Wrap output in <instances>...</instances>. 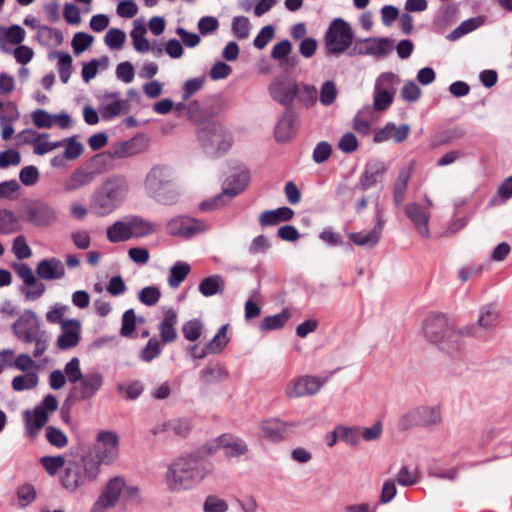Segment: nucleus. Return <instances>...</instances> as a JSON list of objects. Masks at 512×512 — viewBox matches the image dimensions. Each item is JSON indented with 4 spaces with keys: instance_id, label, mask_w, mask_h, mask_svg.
<instances>
[{
    "instance_id": "obj_8",
    "label": "nucleus",
    "mask_w": 512,
    "mask_h": 512,
    "mask_svg": "<svg viewBox=\"0 0 512 512\" xmlns=\"http://www.w3.org/2000/svg\"><path fill=\"white\" fill-rule=\"evenodd\" d=\"M442 421V409L440 406H417L404 413L398 422L401 430H409L413 427H430L440 424Z\"/></svg>"
},
{
    "instance_id": "obj_32",
    "label": "nucleus",
    "mask_w": 512,
    "mask_h": 512,
    "mask_svg": "<svg viewBox=\"0 0 512 512\" xmlns=\"http://www.w3.org/2000/svg\"><path fill=\"white\" fill-rule=\"evenodd\" d=\"M96 173L87 167H78L64 181L63 188L65 191H75L89 185L95 179Z\"/></svg>"
},
{
    "instance_id": "obj_41",
    "label": "nucleus",
    "mask_w": 512,
    "mask_h": 512,
    "mask_svg": "<svg viewBox=\"0 0 512 512\" xmlns=\"http://www.w3.org/2000/svg\"><path fill=\"white\" fill-rule=\"evenodd\" d=\"M228 376L227 369L221 364L207 366L200 372V380L205 384L224 381Z\"/></svg>"
},
{
    "instance_id": "obj_21",
    "label": "nucleus",
    "mask_w": 512,
    "mask_h": 512,
    "mask_svg": "<svg viewBox=\"0 0 512 512\" xmlns=\"http://www.w3.org/2000/svg\"><path fill=\"white\" fill-rule=\"evenodd\" d=\"M298 117L293 108H286L276 124L274 135L277 142L290 141L298 131Z\"/></svg>"
},
{
    "instance_id": "obj_63",
    "label": "nucleus",
    "mask_w": 512,
    "mask_h": 512,
    "mask_svg": "<svg viewBox=\"0 0 512 512\" xmlns=\"http://www.w3.org/2000/svg\"><path fill=\"white\" fill-rule=\"evenodd\" d=\"M228 508L227 502L215 495L207 496L203 503L204 512H227Z\"/></svg>"
},
{
    "instance_id": "obj_16",
    "label": "nucleus",
    "mask_w": 512,
    "mask_h": 512,
    "mask_svg": "<svg viewBox=\"0 0 512 512\" xmlns=\"http://www.w3.org/2000/svg\"><path fill=\"white\" fill-rule=\"evenodd\" d=\"M392 50L393 41L391 39L373 37L358 40L353 48V54L382 58Z\"/></svg>"
},
{
    "instance_id": "obj_50",
    "label": "nucleus",
    "mask_w": 512,
    "mask_h": 512,
    "mask_svg": "<svg viewBox=\"0 0 512 512\" xmlns=\"http://www.w3.org/2000/svg\"><path fill=\"white\" fill-rule=\"evenodd\" d=\"M38 376L34 372H29L24 375H18L12 380V388L15 391H23L33 389L38 384Z\"/></svg>"
},
{
    "instance_id": "obj_14",
    "label": "nucleus",
    "mask_w": 512,
    "mask_h": 512,
    "mask_svg": "<svg viewBox=\"0 0 512 512\" xmlns=\"http://www.w3.org/2000/svg\"><path fill=\"white\" fill-rule=\"evenodd\" d=\"M104 384V377L98 371L84 374L70 390L69 396L75 401H87L96 396Z\"/></svg>"
},
{
    "instance_id": "obj_9",
    "label": "nucleus",
    "mask_w": 512,
    "mask_h": 512,
    "mask_svg": "<svg viewBox=\"0 0 512 512\" xmlns=\"http://www.w3.org/2000/svg\"><path fill=\"white\" fill-rule=\"evenodd\" d=\"M15 274L22 280L21 293L28 301H35L43 296L46 286L34 274L32 268L24 262H14L11 265Z\"/></svg>"
},
{
    "instance_id": "obj_31",
    "label": "nucleus",
    "mask_w": 512,
    "mask_h": 512,
    "mask_svg": "<svg viewBox=\"0 0 512 512\" xmlns=\"http://www.w3.org/2000/svg\"><path fill=\"white\" fill-rule=\"evenodd\" d=\"M178 323V314L173 308L164 310V317L159 323L158 330L162 342L172 343L177 339L176 325Z\"/></svg>"
},
{
    "instance_id": "obj_17",
    "label": "nucleus",
    "mask_w": 512,
    "mask_h": 512,
    "mask_svg": "<svg viewBox=\"0 0 512 512\" xmlns=\"http://www.w3.org/2000/svg\"><path fill=\"white\" fill-rule=\"evenodd\" d=\"M325 381V379L322 380L321 378L314 376H301L287 384L285 393L290 398L314 395L321 389Z\"/></svg>"
},
{
    "instance_id": "obj_38",
    "label": "nucleus",
    "mask_w": 512,
    "mask_h": 512,
    "mask_svg": "<svg viewBox=\"0 0 512 512\" xmlns=\"http://www.w3.org/2000/svg\"><path fill=\"white\" fill-rule=\"evenodd\" d=\"M127 218L131 238L145 237L154 233L156 230L154 223L147 221L140 216L134 215Z\"/></svg>"
},
{
    "instance_id": "obj_46",
    "label": "nucleus",
    "mask_w": 512,
    "mask_h": 512,
    "mask_svg": "<svg viewBox=\"0 0 512 512\" xmlns=\"http://www.w3.org/2000/svg\"><path fill=\"white\" fill-rule=\"evenodd\" d=\"M400 83V78L393 72H385L379 75L375 82V90L385 91L395 96L396 86Z\"/></svg>"
},
{
    "instance_id": "obj_64",
    "label": "nucleus",
    "mask_w": 512,
    "mask_h": 512,
    "mask_svg": "<svg viewBox=\"0 0 512 512\" xmlns=\"http://www.w3.org/2000/svg\"><path fill=\"white\" fill-rule=\"evenodd\" d=\"M70 239L74 246L80 250H86L91 245V235L89 231L84 229H78L71 232Z\"/></svg>"
},
{
    "instance_id": "obj_28",
    "label": "nucleus",
    "mask_w": 512,
    "mask_h": 512,
    "mask_svg": "<svg viewBox=\"0 0 512 512\" xmlns=\"http://www.w3.org/2000/svg\"><path fill=\"white\" fill-rule=\"evenodd\" d=\"M25 30L19 25L10 27L0 26V47L6 53H11L12 48L21 44L25 39Z\"/></svg>"
},
{
    "instance_id": "obj_58",
    "label": "nucleus",
    "mask_w": 512,
    "mask_h": 512,
    "mask_svg": "<svg viewBox=\"0 0 512 512\" xmlns=\"http://www.w3.org/2000/svg\"><path fill=\"white\" fill-rule=\"evenodd\" d=\"M182 333L185 339L194 342L201 337L202 323L198 319L187 321L182 326Z\"/></svg>"
},
{
    "instance_id": "obj_47",
    "label": "nucleus",
    "mask_w": 512,
    "mask_h": 512,
    "mask_svg": "<svg viewBox=\"0 0 512 512\" xmlns=\"http://www.w3.org/2000/svg\"><path fill=\"white\" fill-rule=\"evenodd\" d=\"M317 95L318 92L315 86L309 84H298L296 99L304 107L310 108L314 106L317 101Z\"/></svg>"
},
{
    "instance_id": "obj_27",
    "label": "nucleus",
    "mask_w": 512,
    "mask_h": 512,
    "mask_svg": "<svg viewBox=\"0 0 512 512\" xmlns=\"http://www.w3.org/2000/svg\"><path fill=\"white\" fill-rule=\"evenodd\" d=\"M295 426L293 422H284L279 419L265 420L260 425L261 435L272 442H280Z\"/></svg>"
},
{
    "instance_id": "obj_57",
    "label": "nucleus",
    "mask_w": 512,
    "mask_h": 512,
    "mask_svg": "<svg viewBox=\"0 0 512 512\" xmlns=\"http://www.w3.org/2000/svg\"><path fill=\"white\" fill-rule=\"evenodd\" d=\"M12 252L19 261L32 256V250L23 235H19L13 240Z\"/></svg>"
},
{
    "instance_id": "obj_36",
    "label": "nucleus",
    "mask_w": 512,
    "mask_h": 512,
    "mask_svg": "<svg viewBox=\"0 0 512 512\" xmlns=\"http://www.w3.org/2000/svg\"><path fill=\"white\" fill-rule=\"evenodd\" d=\"M294 216V211L289 207H280L275 210L264 211L259 216V223L262 227L275 226L280 222H287Z\"/></svg>"
},
{
    "instance_id": "obj_59",
    "label": "nucleus",
    "mask_w": 512,
    "mask_h": 512,
    "mask_svg": "<svg viewBox=\"0 0 512 512\" xmlns=\"http://www.w3.org/2000/svg\"><path fill=\"white\" fill-rule=\"evenodd\" d=\"M40 462L45 468L46 472L54 476L61 468L65 466L64 457L57 456H43L40 458Z\"/></svg>"
},
{
    "instance_id": "obj_20",
    "label": "nucleus",
    "mask_w": 512,
    "mask_h": 512,
    "mask_svg": "<svg viewBox=\"0 0 512 512\" xmlns=\"http://www.w3.org/2000/svg\"><path fill=\"white\" fill-rule=\"evenodd\" d=\"M500 321V312L494 305H485L481 308L476 325L467 326L463 329V335L479 336L481 329L491 330Z\"/></svg>"
},
{
    "instance_id": "obj_2",
    "label": "nucleus",
    "mask_w": 512,
    "mask_h": 512,
    "mask_svg": "<svg viewBox=\"0 0 512 512\" xmlns=\"http://www.w3.org/2000/svg\"><path fill=\"white\" fill-rule=\"evenodd\" d=\"M172 167L154 165L144 179V188L149 197L164 205L174 204L179 197Z\"/></svg>"
},
{
    "instance_id": "obj_19",
    "label": "nucleus",
    "mask_w": 512,
    "mask_h": 512,
    "mask_svg": "<svg viewBox=\"0 0 512 512\" xmlns=\"http://www.w3.org/2000/svg\"><path fill=\"white\" fill-rule=\"evenodd\" d=\"M127 107V100L121 99L117 92L105 93L99 97L98 112L104 121H110L121 115Z\"/></svg>"
},
{
    "instance_id": "obj_34",
    "label": "nucleus",
    "mask_w": 512,
    "mask_h": 512,
    "mask_svg": "<svg viewBox=\"0 0 512 512\" xmlns=\"http://www.w3.org/2000/svg\"><path fill=\"white\" fill-rule=\"evenodd\" d=\"M228 324L223 325L217 332V334L210 340L204 348L201 349L199 354H193V358L203 359L208 354L220 353L229 343V337L227 335Z\"/></svg>"
},
{
    "instance_id": "obj_37",
    "label": "nucleus",
    "mask_w": 512,
    "mask_h": 512,
    "mask_svg": "<svg viewBox=\"0 0 512 512\" xmlns=\"http://www.w3.org/2000/svg\"><path fill=\"white\" fill-rule=\"evenodd\" d=\"M412 175V167L407 166L400 169L393 184V202L396 206L403 204L405 193Z\"/></svg>"
},
{
    "instance_id": "obj_11",
    "label": "nucleus",
    "mask_w": 512,
    "mask_h": 512,
    "mask_svg": "<svg viewBox=\"0 0 512 512\" xmlns=\"http://www.w3.org/2000/svg\"><path fill=\"white\" fill-rule=\"evenodd\" d=\"M250 180L249 172L242 171L226 180L222 194L216 196L213 200L204 201L200 204L202 211L212 210L225 204V198H231L240 194L247 186Z\"/></svg>"
},
{
    "instance_id": "obj_45",
    "label": "nucleus",
    "mask_w": 512,
    "mask_h": 512,
    "mask_svg": "<svg viewBox=\"0 0 512 512\" xmlns=\"http://www.w3.org/2000/svg\"><path fill=\"white\" fill-rule=\"evenodd\" d=\"M36 38L40 44L45 46L59 45L63 41L62 33L58 29L48 26L38 27Z\"/></svg>"
},
{
    "instance_id": "obj_24",
    "label": "nucleus",
    "mask_w": 512,
    "mask_h": 512,
    "mask_svg": "<svg viewBox=\"0 0 512 512\" xmlns=\"http://www.w3.org/2000/svg\"><path fill=\"white\" fill-rule=\"evenodd\" d=\"M81 325L76 319L63 320L61 322V334L57 338V347L67 350L75 347L80 341Z\"/></svg>"
},
{
    "instance_id": "obj_54",
    "label": "nucleus",
    "mask_w": 512,
    "mask_h": 512,
    "mask_svg": "<svg viewBox=\"0 0 512 512\" xmlns=\"http://www.w3.org/2000/svg\"><path fill=\"white\" fill-rule=\"evenodd\" d=\"M126 34L118 28H111L105 35L104 42L112 50H119L123 47Z\"/></svg>"
},
{
    "instance_id": "obj_12",
    "label": "nucleus",
    "mask_w": 512,
    "mask_h": 512,
    "mask_svg": "<svg viewBox=\"0 0 512 512\" xmlns=\"http://www.w3.org/2000/svg\"><path fill=\"white\" fill-rule=\"evenodd\" d=\"M12 329L16 338L24 344H30L31 340H42L39 336L45 333L40 327L37 315L31 311H25L12 325Z\"/></svg>"
},
{
    "instance_id": "obj_3",
    "label": "nucleus",
    "mask_w": 512,
    "mask_h": 512,
    "mask_svg": "<svg viewBox=\"0 0 512 512\" xmlns=\"http://www.w3.org/2000/svg\"><path fill=\"white\" fill-rule=\"evenodd\" d=\"M129 190L125 177L107 179L95 192L92 208L96 214L105 216L113 212L125 200Z\"/></svg>"
},
{
    "instance_id": "obj_26",
    "label": "nucleus",
    "mask_w": 512,
    "mask_h": 512,
    "mask_svg": "<svg viewBox=\"0 0 512 512\" xmlns=\"http://www.w3.org/2000/svg\"><path fill=\"white\" fill-rule=\"evenodd\" d=\"M36 275L41 280L53 281L64 278L65 266L62 261L56 257L45 258L41 260L35 269Z\"/></svg>"
},
{
    "instance_id": "obj_44",
    "label": "nucleus",
    "mask_w": 512,
    "mask_h": 512,
    "mask_svg": "<svg viewBox=\"0 0 512 512\" xmlns=\"http://www.w3.org/2000/svg\"><path fill=\"white\" fill-rule=\"evenodd\" d=\"M291 313L288 309H284L281 313L266 316L260 324L262 331H271L281 329L290 319Z\"/></svg>"
},
{
    "instance_id": "obj_15",
    "label": "nucleus",
    "mask_w": 512,
    "mask_h": 512,
    "mask_svg": "<svg viewBox=\"0 0 512 512\" xmlns=\"http://www.w3.org/2000/svg\"><path fill=\"white\" fill-rule=\"evenodd\" d=\"M125 487V481L121 477H114L108 481L98 500L94 503L91 512H106L114 507Z\"/></svg>"
},
{
    "instance_id": "obj_49",
    "label": "nucleus",
    "mask_w": 512,
    "mask_h": 512,
    "mask_svg": "<svg viewBox=\"0 0 512 512\" xmlns=\"http://www.w3.org/2000/svg\"><path fill=\"white\" fill-rule=\"evenodd\" d=\"M340 440L350 446H357L361 440V427L338 425Z\"/></svg>"
},
{
    "instance_id": "obj_55",
    "label": "nucleus",
    "mask_w": 512,
    "mask_h": 512,
    "mask_svg": "<svg viewBox=\"0 0 512 512\" xmlns=\"http://www.w3.org/2000/svg\"><path fill=\"white\" fill-rule=\"evenodd\" d=\"M161 298V291L156 286H147L138 293L139 301L146 306L156 305Z\"/></svg>"
},
{
    "instance_id": "obj_25",
    "label": "nucleus",
    "mask_w": 512,
    "mask_h": 512,
    "mask_svg": "<svg viewBox=\"0 0 512 512\" xmlns=\"http://www.w3.org/2000/svg\"><path fill=\"white\" fill-rule=\"evenodd\" d=\"M385 221L380 211H377L376 222L372 230L368 232H355L349 234V239L358 246L374 247L380 240Z\"/></svg>"
},
{
    "instance_id": "obj_40",
    "label": "nucleus",
    "mask_w": 512,
    "mask_h": 512,
    "mask_svg": "<svg viewBox=\"0 0 512 512\" xmlns=\"http://www.w3.org/2000/svg\"><path fill=\"white\" fill-rule=\"evenodd\" d=\"M107 239L111 243L124 242L131 239L128 218L116 221L107 228Z\"/></svg>"
},
{
    "instance_id": "obj_22",
    "label": "nucleus",
    "mask_w": 512,
    "mask_h": 512,
    "mask_svg": "<svg viewBox=\"0 0 512 512\" xmlns=\"http://www.w3.org/2000/svg\"><path fill=\"white\" fill-rule=\"evenodd\" d=\"M406 216L413 223L416 231L425 238L430 236L429 220L430 212L419 203L411 202L404 206Z\"/></svg>"
},
{
    "instance_id": "obj_61",
    "label": "nucleus",
    "mask_w": 512,
    "mask_h": 512,
    "mask_svg": "<svg viewBox=\"0 0 512 512\" xmlns=\"http://www.w3.org/2000/svg\"><path fill=\"white\" fill-rule=\"evenodd\" d=\"M232 31L236 38L246 39L250 32V22L245 16L234 17L232 21Z\"/></svg>"
},
{
    "instance_id": "obj_42",
    "label": "nucleus",
    "mask_w": 512,
    "mask_h": 512,
    "mask_svg": "<svg viewBox=\"0 0 512 512\" xmlns=\"http://www.w3.org/2000/svg\"><path fill=\"white\" fill-rule=\"evenodd\" d=\"M191 271V267L186 262H176L169 270L168 284L172 288H178L187 278Z\"/></svg>"
},
{
    "instance_id": "obj_29",
    "label": "nucleus",
    "mask_w": 512,
    "mask_h": 512,
    "mask_svg": "<svg viewBox=\"0 0 512 512\" xmlns=\"http://www.w3.org/2000/svg\"><path fill=\"white\" fill-rule=\"evenodd\" d=\"M386 171L387 167L382 161H371L367 163L359 181L361 189L368 190L373 187L378 180L383 177Z\"/></svg>"
},
{
    "instance_id": "obj_35",
    "label": "nucleus",
    "mask_w": 512,
    "mask_h": 512,
    "mask_svg": "<svg viewBox=\"0 0 512 512\" xmlns=\"http://www.w3.org/2000/svg\"><path fill=\"white\" fill-rule=\"evenodd\" d=\"M142 151L141 140L131 138L128 141L118 143L111 147L107 152L111 158L120 159L134 156Z\"/></svg>"
},
{
    "instance_id": "obj_39",
    "label": "nucleus",
    "mask_w": 512,
    "mask_h": 512,
    "mask_svg": "<svg viewBox=\"0 0 512 512\" xmlns=\"http://www.w3.org/2000/svg\"><path fill=\"white\" fill-rule=\"evenodd\" d=\"M199 292L205 297L222 294L225 290V281L219 274L204 278L199 284Z\"/></svg>"
},
{
    "instance_id": "obj_10",
    "label": "nucleus",
    "mask_w": 512,
    "mask_h": 512,
    "mask_svg": "<svg viewBox=\"0 0 512 512\" xmlns=\"http://www.w3.org/2000/svg\"><path fill=\"white\" fill-rule=\"evenodd\" d=\"M271 98L285 108H293L298 92V82L289 75H281L273 79L268 87Z\"/></svg>"
},
{
    "instance_id": "obj_43",
    "label": "nucleus",
    "mask_w": 512,
    "mask_h": 512,
    "mask_svg": "<svg viewBox=\"0 0 512 512\" xmlns=\"http://www.w3.org/2000/svg\"><path fill=\"white\" fill-rule=\"evenodd\" d=\"M20 229V222L15 213L8 209H0V234H12Z\"/></svg>"
},
{
    "instance_id": "obj_62",
    "label": "nucleus",
    "mask_w": 512,
    "mask_h": 512,
    "mask_svg": "<svg viewBox=\"0 0 512 512\" xmlns=\"http://www.w3.org/2000/svg\"><path fill=\"white\" fill-rule=\"evenodd\" d=\"M46 439L51 445L57 448H63L68 443L67 436L63 431L54 426H48L46 428Z\"/></svg>"
},
{
    "instance_id": "obj_4",
    "label": "nucleus",
    "mask_w": 512,
    "mask_h": 512,
    "mask_svg": "<svg viewBox=\"0 0 512 512\" xmlns=\"http://www.w3.org/2000/svg\"><path fill=\"white\" fill-rule=\"evenodd\" d=\"M423 333L428 341L432 343H442V349L453 354L460 347V338L463 336V330L456 331L444 315H431L424 320Z\"/></svg>"
},
{
    "instance_id": "obj_5",
    "label": "nucleus",
    "mask_w": 512,
    "mask_h": 512,
    "mask_svg": "<svg viewBox=\"0 0 512 512\" xmlns=\"http://www.w3.org/2000/svg\"><path fill=\"white\" fill-rule=\"evenodd\" d=\"M197 136L205 151L213 157L226 153L233 142L230 132L221 123L212 120L200 123Z\"/></svg>"
},
{
    "instance_id": "obj_51",
    "label": "nucleus",
    "mask_w": 512,
    "mask_h": 512,
    "mask_svg": "<svg viewBox=\"0 0 512 512\" xmlns=\"http://www.w3.org/2000/svg\"><path fill=\"white\" fill-rule=\"evenodd\" d=\"M48 137V133L38 134L33 145V151L36 155H44L56 148L62 147L63 142H49L47 141Z\"/></svg>"
},
{
    "instance_id": "obj_1",
    "label": "nucleus",
    "mask_w": 512,
    "mask_h": 512,
    "mask_svg": "<svg viewBox=\"0 0 512 512\" xmlns=\"http://www.w3.org/2000/svg\"><path fill=\"white\" fill-rule=\"evenodd\" d=\"M211 470L200 463L193 455L176 459L169 467L165 479L171 491L193 488L200 483Z\"/></svg>"
},
{
    "instance_id": "obj_13",
    "label": "nucleus",
    "mask_w": 512,
    "mask_h": 512,
    "mask_svg": "<svg viewBox=\"0 0 512 512\" xmlns=\"http://www.w3.org/2000/svg\"><path fill=\"white\" fill-rule=\"evenodd\" d=\"M95 458L98 463L111 464L119 453V437L109 430H102L96 436L94 444Z\"/></svg>"
},
{
    "instance_id": "obj_30",
    "label": "nucleus",
    "mask_w": 512,
    "mask_h": 512,
    "mask_svg": "<svg viewBox=\"0 0 512 512\" xmlns=\"http://www.w3.org/2000/svg\"><path fill=\"white\" fill-rule=\"evenodd\" d=\"M24 418L27 433L31 438H35L49 420L47 411L40 406H36L32 412L25 411Z\"/></svg>"
},
{
    "instance_id": "obj_52",
    "label": "nucleus",
    "mask_w": 512,
    "mask_h": 512,
    "mask_svg": "<svg viewBox=\"0 0 512 512\" xmlns=\"http://www.w3.org/2000/svg\"><path fill=\"white\" fill-rule=\"evenodd\" d=\"M146 28L143 25L135 26L130 36L133 40V46L136 51L145 53L150 50L149 41L145 38Z\"/></svg>"
},
{
    "instance_id": "obj_56",
    "label": "nucleus",
    "mask_w": 512,
    "mask_h": 512,
    "mask_svg": "<svg viewBox=\"0 0 512 512\" xmlns=\"http://www.w3.org/2000/svg\"><path fill=\"white\" fill-rule=\"evenodd\" d=\"M63 373L66 380L75 385L84 376L80 368V360L77 357H73L65 364Z\"/></svg>"
},
{
    "instance_id": "obj_7",
    "label": "nucleus",
    "mask_w": 512,
    "mask_h": 512,
    "mask_svg": "<svg viewBox=\"0 0 512 512\" xmlns=\"http://www.w3.org/2000/svg\"><path fill=\"white\" fill-rule=\"evenodd\" d=\"M354 32L348 22L334 19L324 36L326 55L338 56L345 53L353 44Z\"/></svg>"
},
{
    "instance_id": "obj_23",
    "label": "nucleus",
    "mask_w": 512,
    "mask_h": 512,
    "mask_svg": "<svg viewBox=\"0 0 512 512\" xmlns=\"http://www.w3.org/2000/svg\"><path fill=\"white\" fill-rule=\"evenodd\" d=\"M167 230L173 236L191 237L203 231L204 224L194 218L182 216L171 219L167 224Z\"/></svg>"
},
{
    "instance_id": "obj_60",
    "label": "nucleus",
    "mask_w": 512,
    "mask_h": 512,
    "mask_svg": "<svg viewBox=\"0 0 512 512\" xmlns=\"http://www.w3.org/2000/svg\"><path fill=\"white\" fill-rule=\"evenodd\" d=\"M93 36L85 32H77L72 39V48L75 54H80L87 50L93 43Z\"/></svg>"
},
{
    "instance_id": "obj_6",
    "label": "nucleus",
    "mask_w": 512,
    "mask_h": 512,
    "mask_svg": "<svg viewBox=\"0 0 512 512\" xmlns=\"http://www.w3.org/2000/svg\"><path fill=\"white\" fill-rule=\"evenodd\" d=\"M99 472L98 464L86 461L81 458L77 461L68 462L61 476L62 486L70 491L75 492L79 487L94 481Z\"/></svg>"
},
{
    "instance_id": "obj_53",
    "label": "nucleus",
    "mask_w": 512,
    "mask_h": 512,
    "mask_svg": "<svg viewBox=\"0 0 512 512\" xmlns=\"http://www.w3.org/2000/svg\"><path fill=\"white\" fill-rule=\"evenodd\" d=\"M59 142H63L62 147H65L63 154L68 160L79 158L84 151L82 143L77 141L74 137L66 138Z\"/></svg>"
},
{
    "instance_id": "obj_18",
    "label": "nucleus",
    "mask_w": 512,
    "mask_h": 512,
    "mask_svg": "<svg viewBox=\"0 0 512 512\" xmlns=\"http://www.w3.org/2000/svg\"><path fill=\"white\" fill-rule=\"evenodd\" d=\"M25 220L35 226H48L57 220V211L49 203L35 201L27 207Z\"/></svg>"
},
{
    "instance_id": "obj_33",
    "label": "nucleus",
    "mask_w": 512,
    "mask_h": 512,
    "mask_svg": "<svg viewBox=\"0 0 512 512\" xmlns=\"http://www.w3.org/2000/svg\"><path fill=\"white\" fill-rule=\"evenodd\" d=\"M220 446L226 458L240 457L245 455L249 449L246 442L232 434H222L220 436Z\"/></svg>"
},
{
    "instance_id": "obj_48",
    "label": "nucleus",
    "mask_w": 512,
    "mask_h": 512,
    "mask_svg": "<svg viewBox=\"0 0 512 512\" xmlns=\"http://www.w3.org/2000/svg\"><path fill=\"white\" fill-rule=\"evenodd\" d=\"M54 55L58 58V73L62 83L66 84L69 81L72 70V57L70 54L57 51Z\"/></svg>"
}]
</instances>
